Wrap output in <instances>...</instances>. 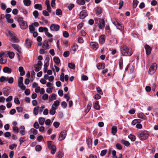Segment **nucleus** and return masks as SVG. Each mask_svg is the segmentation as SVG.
<instances>
[{"label":"nucleus","instance_id":"obj_4","mask_svg":"<svg viewBox=\"0 0 158 158\" xmlns=\"http://www.w3.org/2000/svg\"><path fill=\"white\" fill-rule=\"evenodd\" d=\"M157 69V64L156 63L152 64L150 67L149 70V73L151 74H153L155 72Z\"/></svg>","mask_w":158,"mask_h":158},{"label":"nucleus","instance_id":"obj_32","mask_svg":"<svg viewBox=\"0 0 158 158\" xmlns=\"http://www.w3.org/2000/svg\"><path fill=\"white\" fill-rule=\"evenodd\" d=\"M39 108V106L35 107L34 108L33 110V113L35 115H36L38 114Z\"/></svg>","mask_w":158,"mask_h":158},{"label":"nucleus","instance_id":"obj_6","mask_svg":"<svg viewBox=\"0 0 158 158\" xmlns=\"http://www.w3.org/2000/svg\"><path fill=\"white\" fill-rule=\"evenodd\" d=\"M42 65V62L40 60L38 61L37 63L35 64L34 66L35 68V71L37 72L39 71L41 68Z\"/></svg>","mask_w":158,"mask_h":158},{"label":"nucleus","instance_id":"obj_41","mask_svg":"<svg viewBox=\"0 0 158 158\" xmlns=\"http://www.w3.org/2000/svg\"><path fill=\"white\" fill-rule=\"evenodd\" d=\"M77 3L80 5H83L85 3V0H77Z\"/></svg>","mask_w":158,"mask_h":158},{"label":"nucleus","instance_id":"obj_42","mask_svg":"<svg viewBox=\"0 0 158 158\" xmlns=\"http://www.w3.org/2000/svg\"><path fill=\"white\" fill-rule=\"evenodd\" d=\"M68 67L71 69H74L75 68V66L74 63H69Z\"/></svg>","mask_w":158,"mask_h":158},{"label":"nucleus","instance_id":"obj_28","mask_svg":"<svg viewBox=\"0 0 158 158\" xmlns=\"http://www.w3.org/2000/svg\"><path fill=\"white\" fill-rule=\"evenodd\" d=\"M11 41L13 43H18L19 42V40L16 37L15 35L11 38Z\"/></svg>","mask_w":158,"mask_h":158},{"label":"nucleus","instance_id":"obj_37","mask_svg":"<svg viewBox=\"0 0 158 158\" xmlns=\"http://www.w3.org/2000/svg\"><path fill=\"white\" fill-rule=\"evenodd\" d=\"M129 138L131 139V141H135L136 139V137L135 136L133 135L130 134L128 136Z\"/></svg>","mask_w":158,"mask_h":158},{"label":"nucleus","instance_id":"obj_24","mask_svg":"<svg viewBox=\"0 0 158 158\" xmlns=\"http://www.w3.org/2000/svg\"><path fill=\"white\" fill-rule=\"evenodd\" d=\"M94 108L97 110H99L100 108V106L99 105V102L98 101H96L94 105Z\"/></svg>","mask_w":158,"mask_h":158},{"label":"nucleus","instance_id":"obj_40","mask_svg":"<svg viewBox=\"0 0 158 158\" xmlns=\"http://www.w3.org/2000/svg\"><path fill=\"white\" fill-rule=\"evenodd\" d=\"M29 31L30 32H32L35 31V28L33 25L31 24V25L29 26Z\"/></svg>","mask_w":158,"mask_h":158},{"label":"nucleus","instance_id":"obj_38","mask_svg":"<svg viewBox=\"0 0 158 158\" xmlns=\"http://www.w3.org/2000/svg\"><path fill=\"white\" fill-rule=\"evenodd\" d=\"M12 47L19 52L20 53V51L19 50V46L17 44H13L12 45Z\"/></svg>","mask_w":158,"mask_h":158},{"label":"nucleus","instance_id":"obj_8","mask_svg":"<svg viewBox=\"0 0 158 158\" xmlns=\"http://www.w3.org/2000/svg\"><path fill=\"white\" fill-rule=\"evenodd\" d=\"M66 135V131H63L61 132L60 135L58 140L59 141H61L64 139Z\"/></svg>","mask_w":158,"mask_h":158},{"label":"nucleus","instance_id":"obj_21","mask_svg":"<svg viewBox=\"0 0 158 158\" xmlns=\"http://www.w3.org/2000/svg\"><path fill=\"white\" fill-rule=\"evenodd\" d=\"M105 67V65L104 63H98L97 65V69L99 70L104 69Z\"/></svg>","mask_w":158,"mask_h":158},{"label":"nucleus","instance_id":"obj_26","mask_svg":"<svg viewBox=\"0 0 158 158\" xmlns=\"http://www.w3.org/2000/svg\"><path fill=\"white\" fill-rule=\"evenodd\" d=\"M29 134H31L33 133L35 135H36L37 134L38 132L34 128H31L29 131Z\"/></svg>","mask_w":158,"mask_h":158},{"label":"nucleus","instance_id":"obj_52","mask_svg":"<svg viewBox=\"0 0 158 158\" xmlns=\"http://www.w3.org/2000/svg\"><path fill=\"white\" fill-rule=\"evenodd\" d=\"M42 14L44 16H47L49 15L48 12L46 10H43L42 12Z\"/></svg>","mask_w":158,"mask_h":158},{"label":"nucleus","instance_id":"obj_63","mask_svg":"<svg viewBox=\"0 0 158 158\" xmlns=\"http://www.w3.org/2000/svg\"><path fill=\"white\" fill-rule=\"evenodd\" d=\"M16 110L18 112H21L23 111V109L21 107H17L16 108Z\"/></svg>","mask_w":158,"mask_h":158},{"label":"nucleus","instance_id":"obj_55","mask_svg":"<svg viewBox=\"0 0 158 158\" xmlns=\"http://www.w3.org/2000/svg\"><path fill=\"white\" fill-rule=\"evenodd\" d=\"M107 152V150H106L104 149L101 151L100 155L102 156H103L106 154V153Z\"/></svg>","mask_w":158,"mask_h":158},{"label":"nucleus","instance_id":"obj_53","mask_svg":"<svg viewBox=\"0 0 158 158\" xmlns=\"http://www.w3.org/2000/svg\"><path fill=\"white\" fill-rule=\"evenodd\" d=\"M64 73H61L60 75V80L62 82H64Z\"/></svg>","mask_w":158,"mask_h":158},{"label":"nucleus","instance_id":"obj_51","mask_svg":"<svg viewBox=\"0 0 158 158\" xmlns=\"http://www.w3.org/2000/svg\"><path fill=\"white\" fill-rule=\"evenodd\" d=\"M63 35L64 37L67 38L69 36V34L67 31H64L63 32Z\"/></svg>","mask_w":158,"mask_h":158},{"label":"nucleus","instance_id":"obj_29","mask_svg":"<svg viewBox=\"0 0 158 158\" xmlns=\"http://www.w3.org/2000/svg\"><path fill=\"white\" fill-rule=\"evenodd\" d=\"M34 7L35 9L39 10H41L42 9V5L40 4H36L35 5Z\"/></svg>","mask_w":158,"mask_h":158},{"label":"nucleus","instance_id":"obj_15","mask_svg":"<svg viewBox=\"0 0 158 158\" xmlns=\"http://www.w3.org/2000/svg\"><path fill=\"white\" fill-rule=\"evenodd\" d=\"M60 102V99H59L58 100H57L55 101L52 105V106H53L54 108H56V109H57V107L59 105Z\"/></svg>","mask_w":158,"mask_h":158},{"label":"nucleus","instance_id":"obj_22","mask_svg":"<svg viewBox=\"0 0 158 158\" xmlns=\"http://www.w3.org/2000/svg\"><path fill=\"white\" fill-rule=\"evenodd\" d=\"M6 56H8L10 59H12L15 56V54L14 52H8L6 54Z\"/></svg>","mask_w":158,"mask_h":158},{"label":"nucleus","instance_id":"obj_27","mask_svg":"<svg viewBox=\"0 0 158 158\" xmlns=\"http://www.w3.org/2000/svg\"><path fill=\"white\" fill-rule=\"evenodd\" d=\"M117 128L116 126H113L111 128V132L113 135H115L117 132Z\"/></svg>","mask_w":158,"mask_h":158},{"label":"nucleus","instance_id":"obj_25","mask_svg":"<svg viewBox=\"0 0 158 158\" xmlns=\"http://www.w3.org/2000/svg\"><path fill=\"white\" fill-rule=\"evenodd\" d=\"M23 2L25 6H28L31 5V1L30 0H23Z\"/></svg>","mask_w":158,"mask_h":158},{"label":"nucleus","instance_id":"obj_54","mask_svg":"<svg viewBox=\"0 0 158 158\" xmlns=\"http://www.w3.org/2000/svg\"><path fill=\"white\" fill-rule=\"evenodd\" d=\"M17 146V144L15 143H14L10 145L9 146V148L11 150H13L14 148L16 147Z\"/></svg>","mask_w":158,"mask_h":158},{"label":"nucleus","instance_id":"obj_18","mask_svg":"<svg viewBox=\"0 0 158 158\" xmlns=\"http://www.w3.org/2000/svg\"><path fill=\"white\" fill-rule=\"evenodd\" d=\"M56 99V94H52L49 96V102H51L53 100Z\"/></svg>","mask_w":158,"mask_h":158},{"label":"nucleus","instance_id":"obj_12","mask_svg":"<svg viewBox=\"0 0 158 158\" xmlns=\"http://www.w3.org/2000/svg\"><path fill=\"white\" fill-rule=\"evenodd\" d=\"M42 48L44 49H48L49 48V47L48 44V41L45 40L43 44Z\"/></svg>","mask_w":158,"mask_h":158},{"label":"nucleus","instance_id":"obj_17","mask_svg":"<svg viewBox=\"0 0 158 158\" xmlns=\"http://www.w3.org/2000/svg\"><path fill=\"white\" fill-rule=\"evenodd\" d=\"M20 26V27L22 29H24L26 28L27 27V23L25 21H23L21 24H19Z\"/></svg>","mask_w":158,"mask_h":158},{"label":"nucleus","instance_id":"obj_59","mask_svg":"<svg viewBox=\"0 0 158 158\" xmlns=\"http://www.w3.org/2000/svg\"><path fill=\"white\" fill-rule=\"evenodd\" d=\"M116 152L115 150H113L112 152V158H117L116 155Z\"/></svg>","mask_w":158,"mask_h":158},{"label":"nucleus","instance_id":"obj_36","mask_svg":"<svg viewBox=\"0 0 158 158\" xmlns=\"http://www.w3.org/2000/svg\"><path fill=\"white\" fill-rule=\"evenodd\" d=\"M119 64L120 68L121 69H123V59L122 58H121L120 59L119 62Z\"/></svg>","mask_w":158,"mask_h":158},{"label":"nucleus","instance_id":"obj_5","mask_svg":"<svg viewBox=\"0 0 158 158\" xmlns=\"http://www.w3.org/2000/svg\"><path fill=\"white\" fill-rule=\"evenodd\" d=\"M23 78L22 77H20L18 81V83L19 87L22 89L25 90L26 89V86L23 85Z\"/></svg>","mask_w":158,"mask_h":158},{"label":"nucleus","instance_id":"obj_33","mask_svg":"<svg viewBox=\"0 0 158 158\" xmlns=\"http://www.w3.org/2000/svg\"><path fill=\"white\" fill-rule=\"evenodd\" d=\"M52 109L50 110L49 113L52 115H54L56 113V108H54L53 106H52Z\"/></svg>","mask_w":158,"mask_h":158},{"label":"nucleus","instance_id":"obj_35","mask_svg":"<svg viewBox=\"0 0 158 158\" xmlns=\"http://www.w3.org/2000/svg\"><path fill=\"white\" fill-rule=\"evenodd\" d=\"M45 119L43 118H40L39 119V124L41 125H43Z\"/></svg>","mask_w":158,"mask_h":158},{"label":"nucleus","instance_id":"obj_61","mask_svg":"<svg viewBox=\"0 0 158 158\" xmlns=\"http://www.w3.org/2000/svg\"><path fill=\"white\" fill-rule=\"evenodd\" d=\"M63 156V154L60 151L57 154V156L59 158H61Z\"/></svg>","mask_w":158,"mask_h":158},{"label":"nucleus","instance_id":"obj_43","mask_svg":"<svg viewBox=\"0 0 158 158\" xmlns=\"http://www.w3.org/2000/svg\"><path fill=\"white\" fill-rule=\"evenodd\" d=\"M13 131L15 133L17 134L19 132L18 128L17 127H14L13 128Z\"/></svg>","mask_w":158,"mask_h":158},{"label":"nucleus","instance_id":"obj_34","mask_svg":"<svg viewBox=\"0 0 158 158\" xmlns=\"http://www.w3.org/2000/svg\"><path fill=\"white\" fill-rule=\"evenodd\" d=\"M121 142L122 143L127 147H128L130 145V143L128 141L125 140L123 139H122L121 140Z\"/></svg>","mask_w":158,"mask_h":158},{"label":"nucleus","instance_id":"obj_56","mask_svg":"<svg viewBox=\"0 0 158 158\" xmlns=\"http://www.w3.org/2000/svg\"><path fill=\"white\" fill-rule=\"evenodd\" d=\"M61 106L63 107L64 108H65L67 106V104L66 103L65 101H63L62 102L61 104Z\"/></svg>","mask_w":158,"mask_h":158},{"label":"nucleus","instance_id":"obj_48","mask_svg":"<svg viewBox=\"0 0 158 158\" xmlns=\"http://www.w3.org/2000/svg\"><path fill=\"white\" fill-rule=\"evenodd\" d=\"M96 11V13L98 14H100L102 13L101 8L100 7H98Z\"/></svg>","mask_w":158,"mask_h":158},{"label":"nucleus","instance_id":"obj_50","mask_svg":"<svg viewBox=\"0 0 158 158\" xmlns=\"http://www.w3.org/2000/svg\"><path fill=\"white\" fill-rule=\"evenodd\" d=\"M78 41L79 43L82 44L84 42V40L83 38L80 36H79L78 38Z\"/></svg>","mask_w":158,"mask_h":158},{"label":"nucleus","instance_id":"obj_45","mask_svg":"<svg viewBox=\"0 0 158 158\" xmlns=\"http://www.w3.org/2000/svg\"><path fill=\"white\" fill-rule=\"evenodd\" d=\"M77 48V45L76 44H74V45L71 48V50L75 52L76 51V49Z\"/></svg>","mask_w":158,"mask_h":158},{"label":"nucleus","instance_id":"obj_13","mask_svg":"<svg viewBox=\"0 0 158 158\" xmlns=\"http://www.w3.org/2000/svg\"><path fill=\"white\" fill-rule=\"evenodd\" d=\"M32 42L31 40L29 39H26L25 40V45L26 47L29 48L31 45Z\"/></svg>","mask_w":158,"mask_h":158},{"label":"nucleus","instance_id":"obj_49","mask_svg":"<svg viewBox=\"0 0 158 158\" xmlns=\"http://www.w3.org/2000/svg\"><path fill=\"white\" fill-rule=\"evenodd\" d=\"M56 13L57 15H62V11L60 9H57L56 10Z\"/></svg>","mask_w":158,"mask_h":158},{"label":"nucleus","instance_id":"obj_30","mask_svg":"<svg viewBox=\"0 0 158 158\" xmlns=\"http://www.w3.org/2000/svg\"><path fill=\"white\" fill-rule=\"evenodd\" d=\"M53 60L54 62L57 64H60V60L58 57L56 56H54L53 58Z\"/></svg>","mask_w":158,"mask_h":158},{"label":"nucleus","instance_id":"obj_2","mask_svg":"<svg viewBox=\"0 0 158 158\" xmlns=\"http://www.w3.org/2000/svg\"><path fill=\"white\" fill-rule=\"evenodd\" d=\"M139 137L141 140H144L148 138V134L146 131H141L138 133Z\"/></svg>","mask_w":158,"mask_h":158},{"label":"nucleus","instance_id":"obj_1","mask_svg":"<svg viewBox=\"0 0 158 158\" xmlns=\"http://www.w3.org/2000/svg\"><path fill=\"white\" fill-rule=\"evenodd\" d=\"M120 49L123 56H131L132 54V49L129 48L126 45L122 46Z\"/></svg>","mask_w":158,"mask_h":158},{"label":"nucleus","instance_id":"obj_3","mask_svg":"<svg viewBox=\"0 0 158 158\" xmlns=\"http://www.w3.org/2000/svg\"><path fill=\"white\" fill-rule=\"evenodd\" d=\"M95 21L96 23H97L98 22H99L98 26L99 28L102 29L105 26V22L103 19L99 18L96 19Z\"/></svg>","mask_w":158,"mask_h":158},{"label":"nucleus","instance_id":"obj_23","mask_svg":"<svg viewBox=\"0 0 158 158\" xmlns=\"http://www.w3.org/2000/svg\"><path fill=\"white\" fill-rule=\"evenodd\" d=\"M19 71L20 73V75L21 76H23L25 74V71H24L23 68L22 66H20L19 68Z\"/></svg>","mask_w":158,"mask_h":158},{"label":"nucleus","instance_id":"obj_16","mask_svg":"<svg viewBox=\"0 0 158 158\" xmlns=\"http://www.w3.org/2000/svg\"><path fill=\"white\" fill-rule=\"evenodd\" d=\"M4 72L5 73H10L11 72L12 70L11 69L9 68L8 67H5L3 69Z\"/></svg>","mask_w":158,"mask_h":158},{"label":"nucleus","instance_id":"obj_20","mask_svg":"<svg viewBox=\"0 0 158 158\" xmlns=\"http://www.w3.org/2000/svg\"><path fill=\"white\" fill-rule=\"evenodd\" d=\"M91 45L92 48L95 50H96L98 48V43L95 42H92Z\"/></svg>","mask_w":158,"mask_h":158},{"label":"nucleus","instance_id":"obj_9","mask_svg":"<svg viewBox=\"0 0 158 158\" xmlns=\"http://www.w3.org/2000/svg\"><path fill=\"white\" fill-rule=\"evenodd\" d=\"M114 24L116 27L117 28L120 30L122 31L124 29V27L123 25L118 22V21H116L114 22Z\"/></svg>","mask_w":158,"mask_h":158},{"label":"nucleus","instance_id":"obj_39","mask_svg":"<svg viewBox=\"0 0 158 158\" xmlns=\"http://www.w3.org/2000/svg\"><path fill=\"white\" fill-rule=\"evenodd\" d=\"M139 2L137 0H133V6L134 8H135L138 5Z\"/></svg>","mask_w":158,"mask_h":158},{"label":"nucleus","instance_id":"obj_60","mask_svg":"<svg viewBox=\"0 0 158 158\" xmlns=\"http://www.w3.org/2000/svg\"><path fill=\"white\" fill-rule=\"evenodd\" d=\"M48 94H45L43 95L42 96V99L44 100H46L48 99Z\"/></svg>","mask_w":158,"mask_h":158},{"label":"nucleus","instance_id":"obj_19","mask_svg":"<svg viewBox=\"0 0 158 158\" xmlns=\"http://www.w3.org/2000/svg\"><path fill=\"white\" fill-rule=\"evenodd\" d=\"M99 40L100 43L101 44H103L105 41V38L104 35H101L99 38Z\"/></svg>","mask_w":158,"mask_h":158},{"label":"nucleus","instance_id":"obj_46","mask_svg":"<svg viewBox=\"0 0 158 158\" xmlns=\"http://www.w3.org/2000/svg\"><path fill=\"white\" fill-rule=\"evenodd\" d=\"M25 137H21L19 139L20 145H21L25 141Z\"/></svg>","mask_w":158,"mask_h":158},{"label":"nucleus","instance_id":"obj_14","mask_svg":"<svg viewBox=\"0 0 158 158\" xmlns=\"http://www.w3.org/2000/svg\"><path fill=\"white\" fill-rule=\"evenodd\" d=\"M49 149L51 150V153L52 154H54L56 152V148L54 145H52Z\"/></svg>","mask_w":158,"mask_h":158},{"label":"nucleus","instance_id":"obj_62","mask_svg":"<svg viewBox=\"0 0 158 158\" xmlns=\"http://www.w3.org/2000/svg\"><path fill=\"white\" fill-rule=\"evenodd\" d=\"M116 146L117 148L119 150H121L122 148V147L120 143H118L116 144Z\"/></svg>","mask_w":158,"mask_h":158},{"label":"nucleus","instance_id":"obj_11","mask_svg":"<svg viewBox=\"0 0 158 158\" xmlns=\"http://www.w3.org/2000/svg\"><path fill=\"white\" fill-rule=\"evenodd\" d=\"M87 15V12L86 10L82 11L80 13L79 16L81 19H83Z\"/></svg>","mask_w":158,"mask_h":158},{"label":"nucleus","instance_id":"obj_57","mask_svg":"<svg viewBox=\"0 0 158 158\" xmlns=\"http://www.w3.org/2000/svg\"><path fill=\"white\" fill-rule=\"evenodd\" d=\"M69 55V51L65 52L63 54V56L65 57H67Z\"/></svg>","mask_w":158,"mask_h":158},{"label":"nucleus","instance_id":"obj_58","mask_svg":"<svg viewBox=\"0 0 158 158\" xmlns=\"http://www.w3.org/2000/svg\"><path fill=\"white\" fill-rule=\"evenodd\" d=\"M8 34L9 35L12 37L14 36L15 35V34L13 31H8Z\"/></svg>","mask_w":158,"mask_h":158},{"label":"nucleus","instance_id":"obj_7","mask_svg":"<svg viewBox=\"0 0 158 158\" xmlns=\"http://www.w3.org/2000/svg\"><path fill=\"white\" fill-rule=\"evenodd\" d=\"M60 26L58 24H52L50 26V29L51 31H57L60 29Z\"/></svg>","mask_w":158,"mask_h":158},{"label":"nucleus","instance_id":"obj_10","mask_svg":"<svg viewBox=\"0 0 158 158\" xmlns=\"http://www.w3.org/2000/svg\"><path fill=\"white\" fill-rule=\"evenodd\" d=\"M145 49L146 54L147 55H149L151 52L152 48L149 45L146 44L144 46Z\"/></svg>","mask_w":158,"mask_h":158},{"label":"nucleus","instance_id":"obj_31","mask_svg":"<svg viewBox=\"0 0 158 158\" xmlns=\"http://www.w3.org/2000/svg\"><path fill=\"white\" fill-rule=\"evenodd\" d=\"M137 116L138 117L140 118L145 119L146 118V116L142 113H139L138 114Z\"/></svg>","mask_w":158,"mask_h":158},{"label":"nucleus","instance_id":"obj_64","mask_svg":"<svg viewBox=\"0 0 158 158\" xmlns=\"http://www.w3.org/2000/svg\"><path fill=\"white\" fill-rule=\"evenodd\" d=\"M60 125L59 123L57 122H55L53 123L54 126L56 128H58Z\"/></svg>","mask_w":158,"mask_h":158},{"label":"nucleus","instance_id":"obj_47","mask_svg":"<svg viewBox=\"0 0 158 158\" xmlns=\"http://www.w3.org/2000/svg\"><path fill=\"white\" fill-rule=\"evenodd\" d=\"M33 15L35 18L38 17L39 15V13L37 10L34 11L33 13Z\"/></svg>","mask_w":158,"mask_h":158},{"label":"nucleus","instance_id":"obj_44","mask_svg":"<svg viewBox=\"0 0 158 158\" xmlns=\"http://www.w3.org/2000/svg\"><path fill=\"white\" fill-rule=\"evenodd\" d=\"M35 149L36 151L39 152L42 149V147L40 145H37L35 147Z\"/></svg>","mask_w":158,"mask_h":158}]
</instances>
